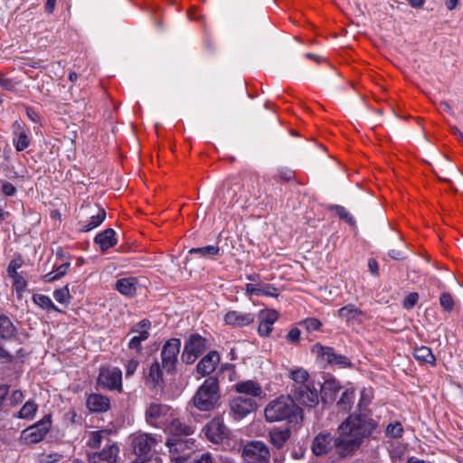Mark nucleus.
<instances>
[{
    "instance_id": "obj_1",
    "label": "nucleus",
    "mask_w": 463,
    "mask_h": 463,
    "mask_svg": "<svg viewBox=\"0 0 463 463\" xmlns=\"http://www.w3.org/2000/svg\"><path fill=\"white\" fill-rule=\"evenodd\" d=\"M372 423L359 415H351L338 428L336 439L328 433H319L313 440L312 451L319 456L335 448L340 457H345L356 450L364 435L370 432Z\"/></svg>"
},
{
    "instance_id": "obj_2",
    "label": "nucleus",
    "mask_w": 463,
    "mask_h": 463,
    "mask_svg": "<svg viewBox=\"0 0 463 463\" xmlns=\"http://www.w3.org/2000/svg\"><path fill=\"white\" fill-rule=\"evenodd\" d=\"M301 409L288 395H281L268 402L264 409V417L268 422L292 420L300 416Z\"/></svg>"
},
{
    "instance_id": "obj_3",
    "label": "nucleus",
    "mask_w": 463,
    "mask_h": 463,
    "mask_svg": "<svg viewBox=\"0 0 463 463\" xmlns=\"http://www.w3.org/2000/svg\"><path fill=\"white\" fill-rule=\"evenodd\" d=\"M220 398V387L217 379L209 377L198 388L192 402L199 411H210L218 406Z\"/></svg>"
},
{
    "instance_id": "obj_4",
    "label": "nucleus",
    "mask_w": 463,
    "mask_h": 463,
    "mask_svg": "<svg viewBox=\"0 0 463 463\" xmlns=\"http://www.w3.org/2000/svg\"><path fill=\"white\" fill-rule=\"evenodd\" d=\"M165 432L168 435L166 439V446L169 450H182L186 447V442L184 441L183 438L191 435L194 432L193 428L183 424L177 418L176 413L170 420L168 424L164 429Z\"/></svg>"
},
{
    "instance_id": "obj_5",
    "label": "nucleus",
    "mask_w": 463,
    "mask_h": 463,
    "mask_svg": "<svg viewBox=\"0 0 463 463\" xmlns=\"http://www.w3.org/2000/svg\"><path fill=\"white\" fill-rule=\"evenodd\" d=\"M156 439L146 433L137 434L132 437L131 448L135 458L132 463H146L153 456L152 449Z\"/></svg>"
},
{
    "instance_id": "obj_6",
    "label": "nucleus",
    "mask_w": 463,
    "mask_h": 463,
    "mask_svg": "<svg viewBox=\"0 0 463 463\" xmlns=\"http://www.w3.org/2000/svg\"><path fill=\"white\" fill-rule=\"evenodd\" d=\"M52 425L51 416L46 415L37 423L24 430L20 435V441L26 445L38 443L45 437Z\"/></svg>"
},
{
    "instance_id": "obj_7",
    "label": "nucleus",
    "mask_w": 463,
    "mask_h": 463,
    "mask_svg": "<svg viewBox=\"0 0 463 463\" xmlns=\"http://www.w3.org/2000/svg\"><path fill=\"white\" fill-rule=\"evenodd\" d=\"M176 412L167 405L153 403L146 410V421L156 428L165 429Z\"/></svg>"
},
{
    "instance_id": "obj_8",
    "label": "nucleus",
    "mask_w": 463,
    "mask_h": 463,
    "mask_svg": "<svg viewBox=\"0 0 463 463\" xmlns=\"http://www.w3.org/2000/svg\"><path fill=\"white\" fill-rule=\"evenodd\" d=\"M244 463H270L269 450L261 441L247 443L242 450Z\"/></svg>"
},
{
    "instance_id": "obj_9",
    "label": "nucleus",
    "mask_w": 463,
    "mask_h": 463,
    "mask_svg": "<svg viewBox=\"0 0 463 463\" xmlns=\"http://www.w3.org/2000/svg\"><path fill=\"white\" fill-rule=\"evenodd\" d=\"M205 349L206 339L197 334L192 335L185 342L182 358L186 364H193Z\"/></svg>"
},
{
    "instance_id": "obj_10",
    "label": "nucleus",
    "mask_w": 463,
    "mask_h": 463,
    "mask_svg": "<svg viewBox=\"0 0 463 463\" xmlns=\"http://www.w3.org/2000/svg\"><path fill=\"white\" fill-rule=\"evenodd\" d=\"M203 432L212 443L222 444L229 439V430L220 418H214L207 423L203 428Z\"/></svg>"
},
{
    "instance_id": "obj_11",
    "label": "nucleus",
    "mask_w": 463,
    "mask_h": 463,
    "mask_svg": "<svg viewBox=\"0 0 463 463\" xmlns=\"http://www.w3.org/2000/svg\"><path fill=\"white\" fill-rule=\"evenodd\" d=\"M229 406L236 419H242L258 408L257 402L252 398L242 396L231 399Z\"/></svg>"
},
{
    "instance_id": "obj_12",
    "label": "nucleus",
    "mask_w": 463,
    "mask_h": 463,
    "mask_svg": "<svg viewBox=\"0 0 463 463\" xmlns=\"http://www.w3.org/2000/svg\"><path fill=\"white\" fill-rule=\"evenodd\" d=\"M180 347L181 342L176 338L170 339L164 345L161 356L163 366L166 371H172L175 368Z\"/></svg>"
},
{
    "instance_id": "obj_13",
    "label": "nucleus",
    "mask_w": 463,
    "mask_h": 463,
    "mask_svg": "<svg viewBox=\"0 0 463 463\" xmlns=\"http://www.w3.org/2000/svg\"><path fill=\"white\" fill-rule=\"evenodd\" d=\"M99 383L110 390H121L122 373L117 367H104L99 375Z\"/></svg>"
},
{
    "instance_id": "obj_14",
    "label": "nucleus",
    "mask_w": 463,
    "mask_h": 463,
    "mask_svg": "<svg viewBox=\"0 0 463 463\" xmlns=\"http://www.w3.org/2000/svg\"><path fill=\"white\" fill-rule=\"evenodd\" d=\"M119 447L109 442L99 450L89 455L90 463H116L119 454Z\"/></svg>"
},
{
    "instance_id": "obj_15",
    "label": "nucleus",
    "mask_w": 463,
    "mask_h": 463,
    "mask_svg": "<svg viewBox=\"0 0 463 463\" xmlns=\"http://www.w3.org/2000/svg\"><path fill=\"white\" fill-rule=\"evenodd\" d=\"M258 333L261 336H269L273 329L274 323L279 318V313L275 309H263L259 313Z\"/></svg>"
},
{
    "instance_id": "obj_16",
    "label": "nucleus",
    "mask_w": 463,
    "mask_h": 463,
    "mask_svg": "<svg viewBox=\"0 0 463 463\" xmlns=\"http://www.w3.org/2000/svg\"><path fill=\"white\" fill-rule=\"evenodd\" d=\"M149 321L143 320L138 323L130 332L132 337L129 340L128 347L137 352L140 351L141 342L146 340L149 336Z\"/></svg>"
},
{
    "instance_id": "obj_17",
    "label": "nucleus",
    "mask_w": 463,
    "mask_h": 463,
    "mask_svg": "<svg viewBox=\"0 0 463 463\" xmlns=\"http://www.w3.org/2000/svg\"><path fill=\"white\" fill-rule=\"evenodd\" d=\"M220 363V355L216 351H211L204 355L196 365V372L201 376L212 373Z\"/></svg>"
},
{
    "instance_id": "obj_18",
    "label": "nucleus",
    "mask_w": 463,
    "mask_h": 463,
    "mask_svg": "<svg viewBox=\"0 0 463 463\" xmlns=\"http://www.w3.org/2000/svg\"><path fill=\"white\" fill-rule=\"evenodd\" d=\"M223 319L226 325L232 326H244L251 324L255 317L251 313L231 310L224 315Z\"/></svg>"
},
{
    "instance_id": "obj_19",
    "label": "nucleus",
    "mask_w": 463,
    "mask_h": 463,
    "mask_svg": "<svg viewBox=\"0 0 463 463\" xmlns=\"http://www.w3.org/2000/svg\"><path fill=\"white\" fill-rule=\"evenodd\" d=\"M234 390L238 393L250 395L251 397L262 398L265 393L261 385L252 380L241 381L234 385Z\"/></svg>"
},
{
    "instance_id": "obj_20",
    "label": "nucleus",
    "mask_w": 463,
    "mask_h": 463,
    "mask_svg": "<svg viewBox=\"0 0 463 463\" xmlns=\"http://www.w3.org/2000/svg\"><path fill=\"white\" fill-rule=\"evenodd\" d=\"M297 399L306 406L315 407L318 404L319 397L317 390L311 385H305V387L296 391Z\"/></svg>"
},
{
    "instance_id": "obj_21",
    "label": "nucleus",
    "mask_w": 463,
    "mask_h": 463,
    "mask_svg": "<svg viewBox=\"0 0 463 463\" xmlns=\"http://www.w3.org/2000/svg\"><path fill=\"white\" fill-rule=\"evenodd\" d=\"M245 292L249 296H267L271 298H278V289L270 284H246Z\"/></svg>"
},
{
    "instance_id": "obj_22",
    "label": "nucleus",
    "mask_w": 463,
    "mask_h": 463,
    "mask_svg": "<svg viewBox=\"0 0 463 463\" xmlns=\"http://www.w3.org/2000/svg\"><path fill=\"white\" fill-rule=\"evenodd\" d=\"M337 316L349 323H362L365 318L364 313L354 305H347L338 309Z\"/></svg>"
},
{
    "instance_id": "obj_23",
    "label": "nucleus",
    "mask_w": 463,
    "mask_h": 463,
    "mask_svg": "<svg viewBox=\"0 0 463 463\" xmlns=\"http://www.w3.org/2000/svg\"><path fill=\"white\" fill-rule=\"evenodd\" d=\"M87 407L92 412H104L109 409V400L98 393L90 394L87 399Z\"/></svg>"
},
{
    "instance_id": "obj_24",
    "label": "nucleus",
    "mask_w": 463,
    "mask_h": 463,
    "mask_svg": "<svg viewBox=\"0 0 463 463\" xmlns=\"http://www.w3.org/2000/svg\"><path fill=\"white\" fill-rule=\"evenodd\" d=\"M340 390L339 383L333 378L326 379L321 386L322 400L325 402H331L335 399Z\"/></svg>"
},
{
    "instance_id": "obj_25",
    "label": "nucleus",
    "mask_w": 463,
    "mask_h": 463,
    "mask_svg": "<svg viewBox=\"0 0 463 463\" xmlns=\"http://www.w3.org/2000/svg\"><path fill=\"white\" fill-rule=\"evenodd\" d=\"M117 290L122 295L132 297L136 294L137 289V282L134 278H123L116 283Z\"/></svg>"
},
{
    "instance_id": "obj_26",
    "label": "nucleus",
    "mask_w": 463,
    "mask_h": 463,
    "mask_svg": "<svg viewBox=\"0 0 463 463\" xmlns=\"http://www.w3.org/2000/svg\"><path fill=\"white\" fill-rule=\"evenodd\" d=\"M312 354L319 360L321 363L332 364L333 359H335V353L330 347L323 346L320 344H316L312 346L311 349Z\"/></svg>"
},
{
    "instance_id": "obj_27",
    "label": "nucleus",
    "mask_w": 463,
    "mask_h": 463,
    "mask_svg": "<svg viewBox=\"0 0 463 463\" xmlns=\"http://www.w3.org/2000/svg\"><path fill=\"white\" fill-rule=\"evenodd\" d=\"M95 242L99 245L102 250H106L109 248L113 247L117 242L114 230L107 229L99 233L95 237Z\"/></svg>"
},
{
    "instance_id": "obj_28",
    "label": "nucleus",
    "mask_w": 463,
    "mask_h": 463,
    "mask_svg": "<svg viewBox=\"0 0 463 463\" xmlns=\"http://www.w3.org/2000/svg\"><path fill=\"white\" fill-rule=\"evenodd\" d=\"M290 437L288 429H273L269 432V440L277 448L283 447Z\"/></svg>"
},
{
    "instance_id": "obj_29",
    "label": "nucleus",
    "mask_w": 463,
    "mask_h": 463,
    "mask_svg": "<svg viewBox=\"0 0 463 463\" xmlns=\"http://www.w3.org/2000/svg\"><path fill=\"white\" fill-rule=\"evenodd\" d=\"M289 377L294 381L296 384L298 385V390L305 387V385H308L309 383V374L307 370L303 368H296L290 371Z\"/></svg>"
},
{
    "instance_id": "obj_30",
    "label": "nucleus",
    "mask_w": 463,
    "mask_h": 463,
    "mask_svg": "<svg viewBox=\"0 0 463 463\" xmlns=\"http://www.w3.org/2000/svg\"><path fill=\"white\" fill-rule=\"evenodd\" d=\"M145 378L146 383L151 386H156L161 382L162 371L157 362H155L150 365Z\"/></svg>"
},
{
    "instance_id": "obj_31",
    "label": "nucleus",
    "mask_w": 463,
    "mask_h": 463,
    "mask_svg": "<svg viewBox=\"0 0 463 463\" xmlns=\"http://www.w3.org/2000/svg\"><path fill=\"white\" fill-rule=\"evenodd\" d=\"M38 410V405L33 402H27L17 413L20 419L32 420Z\"/></svg>"
},
{
    "instance_id": "obj_32",
    "label": "nucleus",
    "mask_w": 463,
    "mask_h": 463,
    "mask_svg": "<svg viewBox=\"0 0 463 463\" xmlns=\"http://www.w3.org/2000/svg\"><path fill=\"white\" fill-rule=\"evenodd\" d=\"M414 357L428 364H433L435 363V357L431 350L427 346H420L414 350Z\"/></svg>"
},
{
    "instance_id": "obj_33",
    "label": "nucleus",
    "mask_w": 463,
    "mask_h": 463,
    "mask_svg": "<svg viewBox=\"0 0 463 463\" xmlns=\"http://www.w3.org/2000/svg\"><path fill=\"white\" fill-rule=\"evenodd\" d=\"M220 249L214 245H208L202 248H193L189 250L190 254H199L203 258H210L218 255Z\"/></svg>"
},
{
    "instance_id": "obj_34",
    "label": "nucleus",
    "mask_w": 463,
    "mask_h": 463,
    "mask_svg": "<svg viewBox=\"0 0 463 463\" xmlns=\"http://www.w3.org/2000/svg\"><path fill=\"white\" fill-rule=\"evenodd\" d=\"M106 213L103 209H97L96 213L91 215L89 223L85 227V231H91L99 226L105 220Z\"/></svg>"
},
{
    "instance_id": "obj_35",
    "label": "nucleus",
    "mask_w": 463,
    "mask_h": 463,
    "mask_svg": "<svg viewBox=\"0 0 463 463\" xmlns=\"http://www.w3.org/2000/svg\"><path fill=\"white\" fill-rule=\"evenodd\" d=\"M14 333V327L7 317H0V338L11 337Z\"/></svg>"
},
{
    "instance_id": "obj_36",
    "label": "nucleus",
    "mask_w": 463,
    "mask_h": 463,
    "mask_svg": "<svg viewBox=\"0 0 463 463\" xmlns=\"http://www.w3.org/2000/svg\"><path fill=\"white\" fill-rule=\"evenodd\" d=\"M33 302L45 310H58L52 299L44 295L36 294L33 297Z\"/></svg>"
},
{
    "instance_id": "obj_37",
    "label": "nucleus",
    "mask_w": 463,
    "mask_h": 463,
    "mask_svg": "<svg viewBox=\"0 0 463 463\" xmlns=\"http://www.w3.org/2000/svg\"><path fill=\"white\" fill-rule=\"evenodd\" d=\"M14 143L16 150L23 151L29 146V137L27 133L21 129L20 131L15 133V138L14 139Z\"/></svg>"
},
{
    "instance_id": "obj_38",
    "label": "nucleus",
    "mask_w": 463,
    "mask_h": 463,
    "mask_svg": "<svg viewBox=\"0 0 463 463\" xmlns=\"http://www.w3.org/2000/svg\"><path fill=\"white\" fill-rule=\"evenodd\" d=\"M70 269V262L61 264L55 270L46 274L45 279L47 281H53L64 276Z\"/></svg>"
},
{
    "instance_id": "obj_39",
    "label": "nucleus",
    "mask_w": 463,
    "mask_h": 463,
    "mask_svg": "<svg viewBox=\"0 0 463 463\" xmlns=\"http://www.w3.org/2000/svg\"><path fill=\"white\" fill-rule=\"evenodd\" d=\"M53 298L57 302H59L61 304H64V305L69 304L70 299H71V295H70V290H69L68 286H64L61 288L56 289L53 292Z\"/></svg>"
},
{
    "instance_id": "obj_40",
    "label": "nucleus",
    "mask_w": 463,
    "mask_h": 463,
    "mask_svg": "<svg viewBox=\"0 0 463 463\" xmlns=\"http://www.w3.org/2000/svg\"><path fill=\"white\" fill-rule=\"evenodd\" d=\"M106 432L103 430L91 431L88 439V446L92 449H97L100 446Z\"/></svg>"
},
{
    "instance_id": "obj_41",
    "label": "nucleus",
    "mask_w": 463,
    "mask_h": 463,
    "mask_svg": "<svg viewBox=\"0 0 463 463\" xmlns=\"http://www.w3.org/2000/svg\"><path fill=\"white\" fill-rule=\"evenodd\" d=\"M402 432L403 429L400 422L391 423L386 428V434L391 438H399Z\"/></svg>"
},
{
    "instance_id": "obj_42",
    "label": "nucleus",
    "mask_w": 463,
    "mask_h": 463,
    "mask_svg": "<svg viewBox=\"0 0 463 463\" xmlns=\"http://www.w3.org/2000/svg\"><path fill=\"white\" fill-rule=\"evenodd\" d=\"M61 458V455L58 453H42L38 456L40 463H55Z\"/></svg>"
},
{
    "instance_id": "obj_43",
    "label": "nucleus",
    "mask_w": 463,
    "mask_h": 463,
    "mask_svg": "<svg viewBox=\"0 0 463 463\" xmlns=\"http://www.w3.org/2000/svg\"><path fill=\"white\" fill-rule=\"evenodd\" d=\"M302 325L308 332H313L318 330L321 327L322 323L318 319L311 317L304 320Z\"/></svg>"
},
{
    "instance_id": "obj_44",
    "label": "nucleus",
    "mask_w": 463,
    "mask_h": 463,
    "mask_svg": "<svg viewBox=\"0 0 463 463\" xmlns=\"http://www.w3.org/2000/svg\"><path fill=\"white\" fill-rule=\"evenodd\" d=\"M353 398H354L353 392L345 391L343 393L342 398H341L340 402H338V405L343 406L344 410H348L353 402Z\"/></svg>"
},
{
    "instance_id": "obj_45",
    "label": "nucleus",
    "mask_w": 463,
    "mask_h": 463,
    "mask_svg": "<svg viewBox=\"0 0 463 463\" xmlns=\"http://www.w3.org/2000/svg\"><path fill=\"white\" fill-rule=\"evenodd\" d=\"M331 364L337 365L341 368L352 367V363L347 357L336 354Z\"/></svg>"
},
{
    "instance_id": "obj_46",
    "label": "nucleus",
    "mask_w": 463,
    "mask_h": 463,
    "mask_svg": "<svg viewBox=\"0 0 463 463\" xmlns=\"http://www.w3.org/2000/svg\"><path fill=\"white\" fill-rule=\"evenodd\" d=\"M440 305L445 310H448V311L452 310L453 306H454V301H453L452 297L448 293L442 294L440 296Z\"/></svg>"
},
{
    "instance_id": "obj_47",
    "label": "nucleus",
    "mask_w": 463,
    "mask_h": 463,
    "mask_svg": "<svg viewBox=\"0 0 463 463\" xmlns=\"http://www.w3.org/2000/svg\"><path fill=\"white\" fill-rule=\"evenodd\" d=\"M419 300L417 293H410L403 300V307L407 309L412 308Z\"/></svg>"
},
{
    "instance_id": "obj_48",
    "label": "nucleus",
    "mask_w": 463,
    "mask_h": 463,
    "mask_svg": "<svg viewBox=\"0 0 463 463\" xmlns=\"http://www.w3.org/2000/svg\"><path fill=\"white\" fill-rule=\"evenodd\" d=\"M286 338L289 343H292V344L298 343L300 339V330L297 327L291 328L288 332Z\"/></svg>"
},
{
    "instance_id": "obj_49",
    "label": "nucleus",
    "mask_w": 463,
    "mask_h": 463,
    "mask_svg": "<svg viewBox=\"0 0 463 463\" xmlns=\"http://www.w3.org/2000/svg\"><path fill=\"white\" fill-rule=\"evenodd\" d=\"M2 193L6 196H13L16 193V188L10 183L2 181L1 182Z\"/></svg>"
},
{
    "instance_id": "obj_50",
    "label": "nucleus",
    "mask_w": 463,
    "mask_h": 463,
    "mask_svg": "<svg viewBox=\"0 0 463 463\" xmlns=\"http://www.w3.org/2000/svg\"><path fill=\"white\" fill-rule=\"evenodd\" d=\"M169 451L171 453L172 463H187L188 457L186 455H183V456L176 455V453L179 450H175V448L173 449L172 451L171 450H169Z\"/></svg>"
},
{
    "instance_id": "obj_51",
    "label": "nucleus",
    "mask_w": 463,
    "mask_h": 463,
    "mask_svg": "<svg viewBox=\"0 0 463 463\" xmlns=\"http://www.w3.org/2000/svg\"><path fill=\"white\" fill-rule=\"evenodd\" d=\"M138 366V361L136 359H131L126 364V375L130 376L132 375L137 369Z\"/></svg>"
},
{
    "instance_id": "obj_52",
    "label": "nucleus",
    "mask_w": 463,
    "mask_h": 463,
    "mask_svg": "<svg viewBox=\"0 0 463 463\" xmlns=\"http://www.w3.org/2000/svg\"><path fill=\"white\" fill-rule=\"evenodd\" d=\"M337 213L338 215L343 218V219H345L346 222L352 223L353 222V218L349 215V213L346 212V210L343 207H338L337 208Z\"/></svg>"
},
{
    "instance_id": "obj_53",
    "label": "nucleus",
    "mask_w": 463,
    "mask_h": 463,
    "mask_svg": "<svg viewBox=\"0 0 463 463\" xmlns=\"http://www.w3.org/2000/svg\"><path fill=\"white\" fill-rule=\"evenodd\" d=\"M12 279H14V285L18 290H22L25 287V282L20 276L17 275Z\"/></svg>"
},
{
    "instance_id": "obj_54",
    "label": "nucleus",
    "mask_w": 463,
    "mask_h": 463,
    "mask_svg": "<svg viewBox=\"0 0 463 463\" xmlns=\"http://www.w3.org/2000/svg\"><path fill=\"white\" fill-rule=\"evenodd\" d=\"M194 463H213V458L209 453L203 454Z\"/></svg>"
},
{
    "instance_id": "obj_55",
    "label": "nucleus",
    "mask_w": 463,
    "mask_h": 463,
    "mask_svg": "<svg viewBox=\"0 0 463 463\" xmlns=\"http://www.w3.org/2000/svg\"><path fill=\"white\" fill-rule=\"evenodd\" d=\"M222 368H223V370H228L230 372V376H229L230 381H233L236 378L235 370H234L233 365L225 364V365H223Z\"/></svg>"
},
{
    "instance_id": "obj_56",
    "label": "nucleus",
    "mask_w": 463,
    "mask_h": 463,
    "mask_svg": "<svg viewBox=\"0 0 463 463\" xmlns=\"http://www.w3.org/2000/svg\"><path fill=\"white\" fill-rule=\"evenodd\" d=\"M23 398H24V395L22 393V392L20 391H15L13 392L12 394V400L14 402H20L23 401Z\"/></svg>"
},
{
    "instance_id": "obj_57",
    "label": "nucleus",
    "mask_w": 463,
    "mask_h": 463,
    "mask_svg": "<svg viewBox=\"0 0 463 463\" xmlns=\"http://www.w3.org/2000/svg\"><path fill=\"white\" fill-rule=\"evenodd\" d=\"M368 267L372 273L377 274L378 264L375 260H369Z\"/></svg>"
},
{
    "instance_id": "obj_58",
    "label": "nucleus",
    "mask_w": 463,
    "mask_h": 463,
    "mask_svg": "<svg viewBox=\"0 0 463 463\" xmlns=\"http://www.w3.org/2000/svg\"><path fill=\"white\" fill-rule=\"evenodd\" d=\"M56 0H47L45 8L48 13H52L55 8Z\"/></svg>"
},
{
    "instance_id": "obj_59",
    "label": "nucleus",
    "mask_w": 463,
    "mask_h": 463,
    "mask_svg": "<svg viewBox=\"0 0 463 463\" xmlns=\"http://www.w3.org/2000/svg\"><path fill=\"white\" fill-rule=\"evenodd\" d=\"M390 255L392 258L395 259V260H402L404 258V255L402 251L400 250H392L391 252H390Z\"/></svg>"
},
{
    "instance_id": "obj_60",
    "label": "nucleus",
    "mask_w": 463,
    "mask_h": 463,
    "mask_svg": "<svg viewBox=\"0 0 463 463\" xmlns=\"http://www.w3.org/2000/svg\"><path fill=\"white\" fill-rule=\"evenodd\" d=\"M458 0H445L446 6L449 10H453L457 7Z\"/></svg>"
},
{
    "instance_id": "obj_61",
    "label": "nucleus",
    "mask_w": 463,
    "mask_h": 463,
    "mask_svg": "<svg viewBox=\"0 0 463 463\" xmlns=\"http://www.w3.org/2000/svg\"><path fill=\"white\" fill-rule=\"evenodd\" d=\"M0 85L5 89H11L13 87L12 81L4 78H0Z\"/></svg>"
},
{
    "instance_id": "obj_62",
    "label": "nucleus",
    "mask_w": 463,
    "mask_h": 463,
    "mask_svg": "<svg viewBox=\"0 0 463 463\" xmlns=\"http://www.w3.org/2000/svg\"><path fill=\"white\" fill-rule=\"evenodd\" d=\"M408 2L412 7H420L425 0H408Z\"/></svg>"
},
{
    "instance_id": "obj_63",
    "label": "nucleus",
    "mask_w": 463,
    "mask_h": 463,
    "mask_svg": "<svg viewBox=\"0 0 463 463\" xmlns=\"http://www.w3.org/2000/svg\"><path fill=\"white\" fill-rule=\"evenodd\" d=\"M8 274L11 278H14L18 275L15 270V266L13 263L8 267Z\"/></svg>"
},
{
    "instance_id": "obj_64",
    "label": "nucleus",
    "mask_w": 463,
    "mask_h": 463,
    "mask_svg": "<svg viewBox=\"0 0 463 463\" xmlns=\"http://www.w3.org/2000/svg\"><path fill=\"white\" fill-rule=\"evenodd\" d=\"M7 394V389L4 385H0V402L5 399Z\"/></svg>"
}]
</instances>
